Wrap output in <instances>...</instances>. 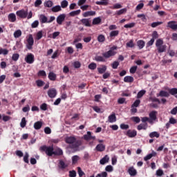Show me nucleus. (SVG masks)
I'll return each instance as SVG.
<instances>
[{
	"mask_svg": "<svg viewBox=\"0 0 177 177\" xmlns=\"http://www.w3.org/2000/svg\"><path fill=\"white\" fill-rule=\"evenodd\" d=\"M39 20L40 23H41V24H45V23H48V17L43 14L39 15Z\"/></svg>",
	"mask_w": 177,
	"mask_h": 177,
	"instance_id": "14",
	"label": "nucleus"
},
{
	"mask_svg": "<svg viewBox=\"0 0 177 177\" xmlns=\"http://www.w3.org/2000/svg\"><path fill=\"white\" fill-rule=\"evenodd\" d=\"M26 125H27V121L26 120V118H23L20 123V127L21 128H25Z\"/></svg>",
	"mask_w": 177,
	"mask_h": 177,
	"instance_id": "41",
	"label": "nucleus"
},
{
	"mask_svg": "<svg viewBox=\"0 0 177 177\" xmlns=\"http://www.w3.org/2000/svg\"><path fill=\"white\" fill-rule=\"evenodd\" d=\"M58 167L60 169H66L67 168L68 165H66V162L64 161L60 160L58 164Z\"/></svg>",
	"mask_w": 177,
	"mask_h": 177,
	"instance_id": "24",
	"label": "nucleus"
},
{
	"mask_svg": "<svg viewBox=\"0 0 177 177\" xmlns=\"http://www.w3.org/2000/svg\"><path fill=\"white\" fill-rule=\"evenodd\" d=\"M95 150L101 152L104 151V150H106V146L103 144H98L95 147Z\"/></svg>",
	"mask_w": 177,
	"mask_h": 177,
	"instance_id": "20",
	"label": "nucleus"
},
{
	"mask_svg": "<svg viewBox=\"0 0 177 177\" xmlns=\"http://www.w3.org/2000/svg\"><path fill=\"white\" fill-rule=\"evenodd\" d=\"M149 138H151V139H153V138H160V134L157 131H153L149 133Z\"/></svg>",
	"mask_w": 177,
	"mask_h": 177,
	"instance_id": "30",
	"label": "nucleus"
},
{
	"mask_svg": "<svg viewBox=\"0 0 177 177\" xmlns=\"http://www.w3.org/2000/svg\"><path fill=\"white\" fill-rule=\"evenodd\" d=\"M120 66V62H118V61H115L112 63L111 64V67L112 68H113L114 70L118 68V66Z\"/></svg>",
	"mask_w": 177,
	"mask_h": 177,
	"instance_id": "42",
	"label": "nucleus"
},
{
	"mask_svg": "<svg viewBox=\"0 0 177 177\" xmlns=\"http://www.w3.org/2000/svg\"><path fill=\"white\" fill-rule=\"evenodd\" d=\"M169 93H170V95H172L173 96L175 95H177V88H171L169 91Z\"/></svg>",
	"mask_w": 177,
	"mask_h": 177,
	"instance_id": "54",
	"label": "nucleus"
},
{
	"mask_svg": "<svg viewBox=\"0 0 177 177\" xmlns=\"http://www.w3.org/2000/svg\"><path fill=\"white\" fill-rule=\"evenodd\" d=\"M109 160H110L109 156L106 155L100 160V163L101 164V165H104V164H106L109 161Z\"/></svg>",
	"mask_w": 177,
	"mask_h": 177,
	"instance_id": "28",
	"label": "nucleus"
},
{
	"mask_svg": "<svg viewBox=\"0 0 177 177\" xmlns=\"http://www.w3.org/2000/svg\"><path fill=\"white\" fill-rule=\"evenodd\" d=\"M97 41L98 42L103 43L104 41H106V37L103 35H100L97 37Z\"/></svg>",
	"mask_w": 177,
	"mask_h": 177,
	"instance_id": "39",
	"label": "nucleus"
},
{
	"mask_svg": "<svg viewBox=\"0 0 177 177\" xmlns=\"http://www.w3.org/2000/svg\"><path fill=\"white\" fill-rule=\"evenodd\" d=\"M137 45H138L139 49H143V48H145V41L138 40L137 41Z\"/></svg>",
	"mask_w": 177,
	"mask_h": 177,
	"instance_id": "35",
	"label": "nucleus"
},
{
	"mask_svg": "<svg viewBox=\"0 0 177 177\" xmlns=\"http://www.w3.org/2000/svg\"><path fill=\"white\" fill-rule=\"evenodd\" d=\"M43 34H42V30H39L37 33V35H36V39L37 40V41H39V39H41V38H42V37H43Z\"/></svg>",
	"mask_w": 177,
	"mask_h": 177,
	"instance_id": "51",
	"label": "nucleus"
},
{
	"mask_svg": "<svg viewBox=\"0 0 177 177\" xmlns=\"http://www.w3.org/2000/svg\"><path fill=\"white\" fill-rule=\"evenodd\" d=\"M157 120V111H152L149 113V121H151V124H153V121H156Z\"/></svg>",
	"mask_w": 177,
	"mask_h": 177,
	"instance_id": "12",
	"label": "nucleus"
},
{
	"mask_svg": "<svg viewBox=\"0 0 177 177\" xmlns=\"http://www.w3.org/2000/svg\"><path fill=\"white\" fill-rule=\"evenodd\" d=\"M16 15L20 19H26L27 16H28V11L24 9H22L17 11Z\"/></svg>",
	"mask_w": 177,
	"mask_h": 177,
	"instance_id": "5",
	"label": "nucleus"
},
{
	"mask_svg": "<svg viewBox=\"0 0 177 177\" xmlns=\"http://www.w3.org/2000/svg\"><path fill=\"white\" fill-rule=\"evenodd\" d=\"M45 8H52L53 6V1L48 0L44 3Z\"/></svg>",
	"mask_w": 177,
	"mask_h": 177,
	"instance_id": "33",
	"label": "nucleus"
},
{
	"mask_svg": "<svg viewBox=\"0 0 177 177\" xmlns=\"http://www.w3.org/2000/svg\"><path fill=\"white\" fill-rule=\"evenodd\" d=\"M9 53V50L6 48H2L0 47V55H3L4 56H6Z\"/></svg>",
	"mask_w": 177,
	"mask_h": 177,
	"instance_id": "38",
	"label": "nucleus"
},
{
	"mask_svg": "<svg viewBox=\"0 0 177 177\" xmlns=\"http://www.w3.org/2000/svg\"><path fill=\"white\" fill-rule=\"evenodd\" d=\"M59 50H55L53 54L51 59H57V57H59Z\"/></svg>",
	"mask_w": 177,
	"mask_h": 177,
	"instance_id": "61",
	"label": "nucleus"
},
{
	"mask_svg": "<svg viewBox=\"0 0 177 177\" xmlns=\"http://www.w3.org/2000/svg\"><path fill=\"white\" fill-rule=\"evenodd\" d=\"M34 128L36 130L41 129V128H42V122L38 121V122H35Z\"/></svg>",
	"mask_w": 177,
	"mask_h": 177,
	"instance_id": "32",
	"label": "nucleus"
},
{
	"mask_svg": "<svg viewBox=\"0 0 177 177\" xmlns=\"http://www.w3.org/2000/svg\"><path fill=\"white\" fill-rule=\"evenodd\" d=\"M136 24L135 22H132L130 24H127L124 26V28H133V27L136 26Z\"/></svg>",
	"mask_w": 177,
	"mask_h": 177,
	"instance_id": "48",
	"label": "nucleus"
},
{
	"mask_svg": "<svg viewBox=\"0 0 177 177\" xmlns=\"http://www.w3.org/2000/svg\"><path fill=\"white\" fill-rule=\"evenodd\" d=\"M69 176L70 177L77 176V171H75V170L69 171Z\"/></svg>",
	"mask_w": 177,
	"mask_h": 177,
	"instance_id": "63",
	"label": "nucleus"
},
{
	"mask_svg": "<svg viewBox=\"0 0 177 177\" xmlns=\"http://www.w3.org/2000/svg\"><path fill=\"white\" fill-rule=\"evenodd\" d=\"M127 48H133L135 46V44H133V40H130L129 42L126 44Z\"/></svg>",
	"mask_w": 177,
	"mask_h": 177,
	"instance_id": "57",
	"label": "nucleus"
},
{
	"mask_svg": "<svg viewBox=\"0 0 177 177\" xmlns=\"http://www.w3.org/2000/svg\"><path fill=\"white\" fill-rule=\"evenodd\" d=\"M57 75L56 73L53 72H50L48 73V79L50 81H56Z\"/></svg>",
	"mask_w": 177,
	"mask_h": 177,
	"instance_id": "26",
	"label": "nucleus"
},
{
	"mask_svg": "<svg viewBox=\"0 0 177 177\" xmlns=\"http://www.w3.org/2000/svg\"><path fill=\"white\" fill-rule=\"evenodd\" d=\"M157 156V152L152 151L151 153H149L148 155H147L145 158H144V160L145 161H149V160H151V158L152 157H156Z\"/></svg>",
	"mask_w": 177,
	"mask_h": 177,
	"instance_id": "15",
	"label": "nucleus"
},
{
	"mask_svg": "<svg viewBox=\"0 0 177 177\" xmlns=\"http://www.w3.org/2000/svg\"><path fill=\"white\" fill-rule=\"evenodd\" d=\"M167 27H169V28H171V30H174V31H176L177 30L176 21H169L167 23Z\"/></svg>",
	"mask_w": 177,
	"mask_h": 177,
	"instance_id": "11",
	"label": "nucleus"
},
{
	"mask_svg": "<svg viewBox=\"0 0 177 177\" xmlns=\"http://www.w3.org/2000/svg\"><path fill=\"white\" fill-rule=\"evenodd\" d=\"M84 140H95L96 139L95 136H92V133L91 131H88L87 134L84 136Z\"/></svg>",
	"mask_w": 177,
	"mask_h": 177,
	"instance_id": "13",
	"label": "nucleus"
},
{
	"mask_svg": "<svg viewBox=\"0 0 177 177\" xmlns=\"http://www.w3.org/2000/svg\"><path fill=\"white\" fill-rule=\"evenodd\" d=\"M100 23H102V19L98 17L94 18V19H93L92 24H93V26H97V25H99Z\"/></svg>",
	"mask_w": 177,
	"mask_h": 177,
	"instance_id": "25",
	"label": "nucleus"
},
{
	"mask_svg": "<svg viewBox=\"0 0 177 177\" xmlns=\"http://www.w3.org/2000/svg\"><path fill=\"white\" fill-rule=\"evenodd\" d=\"M38 26H39V21L38 20H36L32 23L31 28H37V27H38Z\"/></svg>",
	"mask_w": 177,
	"mask_h": 177,
	"instance_id": "52",
	"label": "nucleus"
},
{
	"mask_svg": "<svg viewBox=\"0 0 177 177\" xmlns=\"http://www.w3.org/2000/svg\"><path fill=\"white\" fill-rule=\"evenodd\" d=\"M96 67H97V65L95 62H92L88 65L89 70H96Z\"/></svg>",
	"mask_w": 177,
	"mask_h": 177,
	"instance_id": "45",
	"label": "nucleus"
},
{
	"mask_svg": "<svg viewBox=\"0 0 177 177\" xmlns=\"http://www.w3.org/2000/svg\"><path fill=\"white\" fill-rule=\"evenodd\" d=\"M122 8V6L120 3H115L113 5V6H111L110 9H121Z\"/></svg>",
	"mask_w": 177,
	"mask_h": 177,
	"instance_id": "53",
	"label": "nucleus"
},
{
	"mask_svg": "<svg viewBox=\"0 0 177 177\" xmlns=\"http://www.w3.org/2000/svg\"><path fill=\"white\" fill-rule=\"evenodd\" d=\"M145 93L146 91L145 90L140 91L137 94V99H140Z\"/></svg>",
	"mask_w": 177,
	"mask_h": 177,
	"instance_id": "44",
	"label": "nucleus"
},
{
	"mask_svg": "<svg viewBox=\"0 0 177 177\" xmlns=\"http://www.w3.org/2000/svg\"><path fill=\"white\" fill-rule=\"evenodd\" d=\"M120 34V31L118 30H113L110 32V37L111 38H113V37H117Z\"/></svg>",
	"mask_w": 177,
	"mask_h": 177,
	"instance_id": "49",
	"label": "nucleus"
},
{
	"mask_svg": "<svg viewBox=\"0 0 177 177\" xmlns=\"http://www.w3.org/2000/svg\"><path fill=\"white\" fill-rule=\"evenodd\" d=\"M68 6V1L67 0H64L61 2V8L66 9Z\"/></svg>",
	"mask_w": 177,
	"mask_h": 177,
	"instance_id": "40",
	"label": "nucleus"
},
{
	"mask_svg": "<svg viewBox=\"0 0 177 177\" xmlns=\"http://www.w3.org/2000/svg\"><path fill=\"white\" fill-rule=\"evenodd\" d=\"M97 176H99V177H107V173L106 171H102V173L98 174Z\"/></svg>",
	"mask_w": 177,
	"mask_h": 177,
	"instance_id": "64",
	"label": "nucleus"
},
{
	"mask_svg": "<svg viewBox=\"0 0 177 177\" xmlns=\"http://www.w3.org/2000/svg\"><path fill=\"white\" fill-rule=\"evenodd\" d=\"M108 121L109 122H115L117 121V117L115 116V113L111 114L108 118Z\"/></svg>",
	"mask_w": 177,
	"mask_h": 177,
	"instance_id": "23",
	"label": "nucleus"
},
{
	"mask_svg": "<svg viewBox=\"0 0 177 177\" xmlns=\"http://www.w3.org/2000/svg\"><path fill=\"white\" fill-rule=\"evenodd\" d=\"M66 143L68 145H71L70 147L71 149H78L79 146H81L82 145V141L81 140H77L75 137H67L65 139Z\"/></svg>",
	"mask_w": 177,
	"mask_h": 177,
	"instance_id": "1",
	"label": "nucleus"
},
{
	"mask_svg": "<svg viewBox=\"0 0 177 177\" xmlns=\"http://www.w3.org/2000/svg\"><path fill=\"white\" fill-rule=\"evenodd\" d=\"M120 127L123 130L129 129V125L125 124L124 123L121 124Z\"/></svg>",
	"mask_w": 177,
	"mask_h": 177,
	"instance_id": "62",
	"label": "nucleus"
},
{
	"mask_svg": "<svg viewBox=\"0 0 177 177\" xmlns=\"http://www.w3.org/2000/svg\"><path fill=\"white\" fill-rule=\"evenodd\" d=\"M125 100H127L125 98L120 97L118 100V104H124V103H125L127 104V102H125Z\"/></svg>",
	"mask_w": 177,
	"mask_h": 177,
	"instance_id": "59",
	"label": "nucleus"
},
{
	"mask_svg": "<svg viewBox=\"0 0 177 177\" xmlns=\"http://www.w3.org/2000/svg\"><path fill=\"white\" fill-rule=\"evenodd\" d=\"M15 38H20L21 37V30H17L14 32Z\"/></svg>",
	"mask_w": 177,
	"mask_h": 177,
	"instance_id": "46",
	"label": "nucleus"
},
{
	"mask_svg": "<svg viewBox=\"0 0 177 177\" xmlns=\"http://www.w3.org/2000/svg\"><path fill=\"white\" fill-rule=\"evenodd\" d=\"M26 41L27 49L31 50V49H32V46H34V37H32V35H29L28 39H26Z\"/></svg>",
	"mask_w": 177,
	"mask_h": 177,
	"instance_id": "4",
	"label": "nucleus"
},
{
	"mask_svg": "<svg viewBox=\"0 0 177 177\" xmlns=\"http://www.w3.org/2000/svg\"><path fill=\"white\" fill-rule=\"evenodd\" d=\"M80 21L83 24V26H85L86 27H92V25L91 24V21H89L88 19H82L80 20Z\"/></svg>",
	"mask_w": 177,
	"mask_h": 177,
	"instance_id": "16",
	"label": "nucleus"
},
{
	"mask_svg": "<svg viewBox=\"0 0 177 177\" xmlns=\"http://www.w3.org/2000/svg\"><path fill=\"white\" fill-rule=\"evenodd\" d=\"M156 47L158 53H164L167 50V45H164V40L162 39H158L156 41Z\"/></svg>",
	"mask_w": 177,
	"mask_h": 177,
	"instance_id": "2",
	"label": "nucleus"
},
{
	"mask_svg": "<svg viewBox=\"0 0 177 177\" xmlns=\"http://www.w3.org/2000/svg\"><path fill=\"white\" fill-rule=\"evenodd\" d=\"M36 84H37V86L41 87V86H44V85H45V82H44L41 80H38L36 81Z\"/></svg>",
	"mask_w": 177,
	"mask_h": 177,
	"instance_id": "55",
	"label": "nucleus"
},
{
	"mask_svg": "<svg viewBox=\"0 0 177 177\" xmlns=\"http://www.w3.org/2000/svg\"><path fill=\"white\" fill-rule=\"evenodd\" d=\"M135 81V79L132 76H126L124 77V82H127L128 84H132Z\"/></svg>",
	"mask_w": 177,
	"mask_h": 177,
	"instance_id": "19",
	"label": "nucleus"
},
{
	"mask_svg": "<svg viewBox=\"0 0 177 177\" xmlns=\"http://www.w3.org/2000/svg\"><path fill=\"white\" fill-rule=\"evenodd\" d=\"M99 74H104L107 71V66L106 65H101V67L97 68Z\"/></svg>",
	"mask_w": 177,
	"mask_h": 177,
	"instance_id": "17",
	"label": "nucleus"
},
{
	"mask_svg": "<svg viewBox=\"0 0 177 177\" xmlns=\"http://www.w3.org/2000/svg\"><path fill=\"white\" fill-rule=\"evenodd\" d=\"M39 150L40 151H44V153H46V156H48V157H52V156H53V151H54L53 145L52 146L43 145L40 147Z\"/></svg>",
	"mask_w": 177,
	"mask_h": 177,
	"instance_id": "3",
	"label": "nucleus"
},
{
	"mask_svg": "<svg viewBox=\"0 0 177 177\" xmlns=\"http://www.w3.org/2000/svg\"><path fill=\"white\" fill-rule=\"evenodd\" d=\"M128 172L131 176H136V174H138V171H136V169H135L133 167H130Z\"/></svg>",
	"mask_w": 177,
	"mask_h": 177,
	"instance_id": "29",
	"label": "nucleus"
},
{
	"mask_svg": "<svg viewBox=\"0 0 177 177\" xmlns=\"http://www.w3.org/2000/svg\"><path fill=\"white\" fill-rule=\"evenodd\" d=\"M124 133L126 136H128V138H135V136L138 135V131H136V130L129 129L127 131L124 132Z\"/></svg>",
	"mask_w": 177,
	"mask_h": 177,
	"instance_id": "7",
	"label": "nucleus"
},
{
	"mask_svg": "<svg viewBox=\"0 0 177 177\" xmlns=\"http://www.w3.org/2000/svg\"><path fill=\"white\" fill-rule=\"evenodd\" d=\"M160 96L161 97H169V93L165 91H160L158 94H157V97Z\"/></svg>",
	"mask_w": 177,
	"mask_h": 177,
	"instance_id": "18",
	"label": "nucleus"
},
{
	"mask_svg": "<svg viewBox=\"0 0 177 177\" xmlns=\"http://www.w3.org/2000/svg\"><path fill=\"white\" fill-rule=\"evenodd\" d=\"M96 15V12L95 11H87L83 14L84 17H88L89 16H95Z\"/></svg>",
	"mask_w": 177,
	"mask_h": 177,
	"instance_id": "31",
	"label": "nucleus"
},
{
	"mask_svg": "<svg viewBox=\"0 0 177 177\" xmlns=\"http://www.w3.org/2000/svg\"><path fill=\"white\" fill-rule=\"evenodd\" d=\"M64 20H66V14H61L57 17V23L59 26H62Z\"/></svg>",
	"mask_w": 177,
	"mask_h": 177,
	"instance_id": "9",
	"label": "nucleus"
},
{
	"mask_svg": "<svg viewBox=\"0 0 177 177\" xmlns=\"http://www.w3.org/2000/svg\"><path fill=\"white\" fill-rule=\"evenodd\" d=\"M116 53H117L115 51H112L109 50V51L102 53V56L105 57V59H109L111 57V56H115Z\"/></svg>",
	"mask_w": 177,
	"mask_h": 177,
	"instance_id": "10",
	"label": "nucleus"
},
{
	"mask_svg": "<svg viewBox=\"0 0 177 177\" xmlns=\"http://www.w3.org/2000/svg\"><path fill=\"white\" fill-rule=\"evenodd\" d=\"M80 160V156L75 155L72 157V164L75 165Z\"/></svg>",
	"mask_w": 177,
	"mask_h": 177,
	"instance_id": "37",
	"label": "nucleus"
},
{
	"mask_svg": "<svg viewBox=\"0 0 177 177\" xmlns=\"http://www.w3.org/2000/svg\"><path fill=\"white\" fill-rule=\"evenodd\" d=\"M25 62L28 63V64H32V63L35 62V57L32 53H28L25 57Z\"/></svg>",
	"mask_w": 177,
	"mask_h": 177,
	"instance_id": "6",
	"label": "nucleus"
},
{
	"mask_svg": "<svg viewBox=\"0 0 177 177\" xmlns=\"http://www.w3.org/2000/svg\"><path fill=\"white\" fill-rule=\"evenodd\" d=\"M53 156H63V150L60 148H57L53 151Z\"/></svg>",
	"mask_w": 177,
	"mask_h": 177,
	"instance_id": "22",
	"label": "nucleus"
},
{
	"mask_svg": "<svg viewBox=\"0 0 177 177\" xmlns=\"http://www.w3.org/2000/svg\"><path fill=\"white\" fill-rule=\"evenodd\" d=\"M137 17H138V19H141V20L142 21H147V19H146V15H145V14H139L137 15Z\"/></svg>",
	"mask_w": 177,
	"mask_h": 177,
	"instance_id": "50",
	"label": "nucleus"
},
{
	"mask_svg": "<svg viewBox=\"0 0 177 177\" xmlns=\"http://www.w3.org/2000/svg\"><path fill=\"white\" fill-rule=\"evenodd\" d=\"M81 13V10H77L75 11H72L69 13V16L71 17H74L75 16H78Z\"/></svg>",
	"mask_w": 177,
	"mask_h": 177,
	"instance_id": "34",
	"label": "nucleus"
},
{
	"mask_svg": "<svg viewBox=\"0 0 177 177\" xmlns=\"http://www.w3.org/2000/svg\"><path fill=\"white\" fill-rule=\"evenodd\" d=\"M137 129L138 131H142V129H144V131H146L147 129V123L143 124L141 123L137 127Z\"/></svg>",
	"mask_w": 177,
	"mask_h": 177,
	"instance_id": "27",
	"label": "nucleus"
},
{
	"mask_svg": "<svg viewBox=\"0 0 177 177\" xmlns=\"http://www.w3.org/2000/svg\"><path fill=\"white\" fill-rule=\"evenodd\" d=\"M139 104H140V100H136L131 106L132 107H139Z\"/></svg>",
	"mask_w": 177,
	"mask_h": 177,
	"instance_id": "60",
	"label": "nucleus"
},
{
	"mask_svg": "<svg viewBox=\"0 0 177 177\" xmlns=\"http://www.w3.org/2000/svg\"><path fill=\"white\" fill-rule=\"evenodd\" d=\"M52 12L54 13H57L62 10V7L60 6H55L51 8Z\"/></svg>",
	"mask_w": 177,
	"mask_h": 177,
	"instance_id": "36",
	"label": "nucleus"
},
{
	"mask_svg": "<svg viewBox=\"0 0 177 177\" xmlns=\"http://www.w3.org/2000/svg\"><path fill=\"white\" fill-rule=\"evenodd\" d=\"M124 13H127V8H122L116 12V15H118V16H121V15H124Z\"/></svg>",
	"mask_w": 177,
	"mask_h": 177,
	"instance_id": "47",
	"label": "nucleus"
},
{
	"mask_svg": "<svg viewBox=\"0 0 177 177\" xmlns=\"http://www.w3.org/2000/svg\"><path fill=\"white\" fill-rule=\"evenodd\" d=\"M47 93L51 99H53V97H56V95H57V91H56V88H50Z\"/></svg>",
	"mask_w": 177,
	"mask_h": 177,
	"instance_id": "8",
	"label": "nucleus"
},
{
	"mask_svg": "<svg viewBox=\"0 0 177 177\" xmlns=\"http://www.w3.org/2000/svg\"><path fill=\"white\" fill-rule=\"evenodd\" d=\"M95 60L96 62H106V59H104V57H103L102 56H96L95 57Z\"/></svg>",
	"mask_w": 177,
	"mask_h": 177,
	"instance_id": "58",
	"label": "nucleus"
},
{
	"mask_svg": "<svg viewBox=\"0 0 177 177\" xmlns=\"http://www.w3.org/2000/svg\"><path fill=\"white\" fill-rule=\"evenodd\" d=\"M19 57H20V55L18 53H15L12 55V59L14 62H17L19 60Z\"/></svg>",
	"mask_w": 177,
	"mask_h": 177,
	"instance_id": "56",
	"label": "nucleus"
},
{
	"mask_svg": "<svg viewBox=\"0 0 177 177\" xmlns=\"http://www.w3.org/2000/svg\"><path fill=\"white\" fill-rule=\"evenodd\" d=\"M8 21H10V23H15L16 21V15L15 13H10L8 16Z\"/></svg>",
	"mask_w": 177,
	"mask_h": 177,
	"instance_id": "21",
	"label": "nucleus"
},
{
	"mask_svg": "<svg viewBox=\"0 0 177 177\" xmlns=\"http://www.w3.org/2000/svg\"><path fill=\"white\" fill-rule=\"evenodd\" d=\"M161 24H162V21L153 22L151 24V27H152V28H156V27H158V26H161Z\"/></svg>",
	"mask_w": 177,
	"mask_h": 177,
	"instance_id": "43",
	"label": "nucleus"
}]
</instances>
